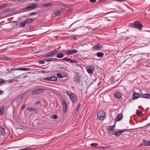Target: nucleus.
I'll use <instances>...</instances> for the list:
<instances>
[{
	"mask_svg": "<svg viewBox=\"0 0 150 150\" xmlns=\"http://www.w3.org/2000/svg\"><path fill=\"white\" fill-rule=\"evenodd\" d=\"M109 131V133L111 135L114 134L115 133V131H114V130Z\"/></svg>",
	"mask_w": 150,
	"mask_h": 150,
	"instance_id": "72a5a7b5",
	"label": "nucleus"
},
{
	"mask_svg": "<svg viewBox=\"0 0 150 150\" xmlns=\"http://www.w3.org/2000/svg\"><path fill=\"white\" fill-rule=\"evenodd\" d=\"M144 146V143L141 144L139 146L140 147H142L143 146Z\"/></svg>",
	"mask_w": 150,
	"mask_h": 150,
	"instance_id": "09e8293b",
	"label": "nucleus"
},
{
	"mask_svg": "<svg viewBox=\"0 0 150 150\" xmlns=\"http://www.w3.org/2000/svg\"><path fill=\"white\" fill-rule=\"evenodd\" d=\"M140 96V95L137 93L134 92L133 93L132 99L134 100Z\"/></svg>",
	"mask_w": 150,
	"mask_h": 150,
	"instance_id": "1a4fd4ad",
	"label": "nucleus"
},
{
	"mask_svg": "<svg viewBox=\"0 0 150 150\" xmlns=\"http://www.w3.org/2000/svg\"><path fill=\"white\" fill-rule=\"evenodd\" d=\"M25 0H20V1H25Z\"/></svg>",
	"mask_w": 150,
	"mask_h": 150,
	"instance_id": "13d9d810",
	"label": "nucleus"
},
{
	"mask_svg": "<svg viewBox=\"0 0 150 150\" xmlns=\"http://www.w3.org/2000/svg\"><path fill=\"white\" fill-rule=\"evenodd\" d=\"M36 13L35 12H33L31 13H30L29 14V15L30 16L32 15H35L36 14Z\"/></svg>",
	"mask_w": 150,
	"mask_h": 150,
	"instance_id": "49530a36",
	"label": "nucleus"
},
{
	"mask_svg": "<svg viewBox=\"0 0 150 150\" xmlns=\"http://www.w3.org/2000/svg\"><path fill=\"white\" fill-rule=\"evenodd\" d=\"M31 149L30 148H25L23 149H20V150H31Z\"/></svg>",
	"mask_w": 150,
	"mask_h": 150,
	"instance_id": "c03bdc74",
	"label": "nucleus"
},
{
	"mask_svg": "<svg viewBox=\"0 0 150 150\" xmlns=\"http://www.w3.org/2000/svg\"><path fill=\"white\" fill-rule=\"evenodd\" d=\"M4 108V107H1L0 108V115H3Z\"/></svg>",
	"mask_w": 150,
	"mask_h": 150,
	"instance_id": "412c9836",
	"label": "nucleus"
},
{
	"mask_svg": "<svg viewBox=\"0 0 150 150\" xmlns=\"http://www.w3.org/2000/svg\"><path fill=\"white\" fill-rule=\"evenodd\" d=\"M57 118V116L56 115H54L52 117V118L54 120H55Z\"/></svg>",
	"mask_w": 150,
	"mask_h": 150,
	"instance_id": "ea45409f",
	"label": "nucleus"
},
{
	"mask_svg": "<svg viewBox=\"0 0 150 150\" xmlns=\"http://www.w3.org/2000/svg\"><path fill=\"white\" fill-rule=\"evenodd\" d=\"M122 114L121 113L118 114L117 118L115 120V121L116 122H117L121 120L122 118Z\"/></svg>",
	"mask_w": 150,
	"mask_h": 150,
	"instance_id": "9d476101",
	"label": "nucleus"
},
{
	"mask_svg": "<svg viewBox=\"0 0 150 150\" xmlns=\"http://www.w3.org/2000/svg\"><path fill=\"white\" fill-rule=\"evenodd\" d=\"M146 141L144 140V139L143 140V143H146Z\"/></svg>",
	"mask_w": 150,
	"mask_h": 150,
	"instance_id": "864d4df0",
	"label": "nucleus"
},
{
	"mask_svg": "<svg viewBox=\"0 0 150 150\" xmlns=\"http://www.w3.org/2000/svg\"><path fill=\"white\" fill-rule=\"evenodd\" d=\"M0 131L2 134H4L5 133V129L1 127H0Z\"/></svg>",
	"mask_w": 150,
	"mask_h": 150,
	"instance_id": "cd10ccee",
	"label": "nucleus"
},
{
	"mask_svg": "<svg viewBox=\"0 0 150 150\" xmlns=\"http://www.w3.org/2000/svg\"><path fill=\"white\" fill-rule=\"evenodd\" d=\"M90 1L91 2L94 3L96 1V0H90Z\"/></svg>",
	"mask_w": 150,
	"mask_h": 150,
	"instance_id": "3c124183",
	"label": "nucleus"
},
{
	"mask_svg": "<svg viewBox=\"0 0 150 150\" xmlns=\"http://www.w3.org/2000/svg\"><path fill=\"white\" fill-rule=\"evenodd\" d=\"M70 50H65L63 51V52L65 53L66 54L68 55L71 54L70 52Z\"/></svg>",
	"mask_w": 150,
	"mask_h": 150,
	"instance_id": "c85d7f7f",
	"label": "nucleus"
},
{
	"mask_svg": "<svg viewBox=\"0 0 150 150\" xmlns=\"http://www.w3.org/2000/svg\"><path fill=\"white\" fill-rule=\"evenodd\" d=\"M97 117L100 120H103L105 117V114L104 111L100 110L97 114Z\"/></svg>",
	"mask_w": 150,
	"mask_h": 150,
	"instance_id": "20e7f679",
	"label": "nucleus"
},
{
	"mask_svg": "<svg viewBox=\"0 0 150 150\" xmlns=\"http://www.w3.org/2000/svg\"><path fill=\"white\" fill-rule=\"evenodd\" d=\"M25 24L26 23H25L24 21V22L21 23H20V25L21 27H23L25 26Z\"/></svg>",
	"mask_w": 150,
	"mask_h": 150,
	"instance_id": "c9c22d12",
	"label": "nucleus"
},
{
	"mask_svg": "<svg viewBox=\"0 0 150 150\" xmlns=\"http://www.w3.org/2000/svg\"><path fill=\"white\" fill-rule=\"evenodd\" d=\"M114 125L112 126H111L110 127L108 128V130L110 131V130H114Z\"/></svg>",
	"mask_w": 150,
	"mask_h": 150,
	"instance_id": "a19ab883",
	"label": "nucleus"
},
{
	"mask_svg": "<svg viewBox=\"0 0 150 150\" xmlns=\"http://www.w3.org/2000/svg\"><path fill=\"white\" fill-rule=\"evenodd\" d=\"M69 50L71 54H73L76 53L78 52V50L76 49H72Z\"/></svg>",
	"mask_w": 150,
	"mask_h": 150,
	"instance_id": "aec40b11",
	"label": "nucleus"
},
{
	"mask_svg": "<svg viewBox=\"0 0 150 150\" xmlns=\"http://www.w3.org/2000/svg\"><path fill=\"white\" fill-rule=\"evenodd\" d=\"M136 114L137 115L140 116L142 115V112L139 110H137L136 111Z\"/></svg>",
	"mask_w": 150,
	"mask_h": 150,
	"instance_id": "a878e982",
	"label": "nucleus"
},
{
	"mask_svg": "<svg viewBox=\"0 0 150 150\" xmlns=\"http://www.w3.org/2000/svg\"><path fill=\"white\" fill-rule=\"evenodd\" d=\"M7 6V4H0V10H1L4 8H5Z\"/></svg>",
	"mask_w": 150,
	"mask_h": 150,
	"instance_id": "393cba45",
	"label": "nucleus"
},
{
	"mask_svg": "<svg viewBox=\"0 0 150 150\" xmlns=\"http://www.w3.org/2000/svg\"><path fill=\"white\" fill-rule=\"evenodd\" d=\"M63 104H62V108H63V112L64 113L66 112L67 110V104L64 100H63Z\"/></svg>",
	"mask_w": 150,
	"mask_h": 150,
	"instance_id": "0eeeda50",
	"label": "nucleus"
},
{
	"mask_svg": "<svg viewBox=\"0 0 150 150\" xmlns=\"http://www.w3.org/2000/svg\"><path fill=\"white\" fill-rule=\"evenodd\" d=\"M98 145V144L97 143H92L91 144V146L92 147H95L96 146H97Z\"/></svg>",
	"mask_w": 150,
	"mask_h": 150,
	"instance_id": "4c0bfd02",
	"label": "nucleus"
},
{
	"mask_svg": "<svg viewBox=\"0 0 150 150\" xmlns=\"http://www.w3.org/2000/svg\"><path fill=\"white\" fill-rule=\"evenodd\" d=\"M80 106V104L79 105H78V107H77V108H76L77 110H78L79 108V107Z\"/></svg>",
	"mask_w": 150,
	"mask_h": 150,
	"instance_id": "5fc2aeb1",
	"label": "nucleus"
},
{
	"mask_svg": "<svg viewBox=\"0 0 150 150\" xmlns=\"http://www.w3.org/2000/svg\"><path fill=\"white\" fill-rule=\"evenodd\" d=\"M45 91V89L43 88H38L33 90L32 92V95H38L40 93H42Z\"/></svg>",
	"mask_w": 150,
	"mask_h": 150,
	"instance_id": "39448f33",
	"label": "nucleus"
},
{
	"mask_svg": "<svg viewBox=\"0 0 150 150\" xmlns=\"http://www.w3.org/2000/svg\"><path fill=\"white\" fill-rule=\"evenodd\" d=\"M27 110L30 111V112H32L33 111H35L36 110V109L35 108H34L33 107H31L29 108H28L27 109Z\"/></svg>",
	"mask_w": 150,
	"mask_h": 150,
	"instance_id": "bb28decb",
	"label": "nucleus"
},
{
	"mask_svg": "<svg viewBox=\"0 0 150 150\" xmlns=\"http://www.w3.org/2000/svg\"><path fill=\"white\" fill-rule=\"evenodd\" d=\"M74 40H77V39L76 38L74 37Z\"/></svg>",
	"mask_w": 150,
	"mask_h": 150,
	"instance_id": "6e6d98bb",
	"label": "nucleus"
},
{
	"mask_svg": "<svg viewBox=\"0 0 150 150\" xmlns=\"http://www.w3.org/2000/svg\"><path fill=\"white\" fill-rule=\"evenodd\" d=\"M25 105H23L21 107V109L22 110H23L25 107Z\"/></svg>",
	"mask_w": 150,
	"mask_h": 150,
	"instance_id": "a18cd8bd",
	"label": "nucleus"
},
{
	"mask_svg": "<svg viewBox=\"0 0 150 150\" xmlns=\"http://www.w3.org/2000/svg\"><path fill=\"white\" fill-rule=\"evenodd\" d=\"M70 62L72 64H77L79 63V62L76 60L71 59Z\"/></svg>",
	"mask_w": 150,
	"mask_h": 150,
	"instance_id": "c756f323",
	"label": "nucleus"
},
{
	"mask_svg": "<svg viewBox=\"0 0 150 150\" xmlns=\"http://www.w3.org/2000/svg\"><path fill=\"white\" fill-rule=\"evenodd\" d=\"M37 6V4L32 3L29 6H27L25 8L22 9V11L23 12L29 11L35 8Z\"/></svg>",
	"mask_w": 150,
	"mask_h": 150,
	"instance_id": "f257e3e1",
	"label": "nucleus"
},
{
	"mask_svg": "<svg viewBox=\"0 0 150 150\" xmlns=\"http://www.w3.org/2000/svg\"><path fill=\"white\" fill-rule=\"evenodd\" d=\"M43 79L44 80H46V81H50V77H45V78Z\"/></svg>",
	"mask_w": 150,
	"mask_h": 150,
	"instance_id": "37998d69",
	"label": "nucleus"
},
{
	"mask_svg": "<svg viewBox=\"0 0 150 150\" xmlns=\"http://www.w3.org/2000/svg\"><path fill=\"white\" fill-rule=\"evenodd\" d=\"M88 67L90 68L88 69H87V71L88 73L90 74H93V71H94V69H91V66H88Z\"/></svg>",
	"mask_w": 150,
	"mask_h": 150,
	"instance_id": "ddd939ff",
	"label": "nucleus"
},
{
	"mask_svg": "<svg viewBox=\"0 0 150 150\" xmlns=\"http://www.w3.org/2000/svg\"><path fill=\"white\" fill-rule=\"evenodd\" d=\"M130 25L132 27L138 29L139 30H141L143 27L142 24L138 21H135L134 23H131Z\"/></svg>",
	"mask_w": 150,
	"mask_h": 150,
	"instance_id": "f03ea898",
	"label": "nucleus"
},
{
	"mask_svg": "<svg viewBox=\"0 0 150 150\" xmlns=\"http://www.w3.org/2000/svg\"><path fill=\"white\" fill-rule=\"evenodd\" d=\"M117 1H119L120 2H124L126 1V0H115Z\"/></svg>",
	"mask_w": 150,
	"mask_h": 150,
	"instance_id": "8fccbe9b",
	"label": "nucleus"
},
{
	"mask_svg": "<svg viewBox=\"0 0 150 150\" xmlns=\"http://www.w3.org/2000/svg\"><path fill=\"white\" fill-rule=\"evenodd\" d=\"M114 96L117 98H120L121 97V95L120 93L116 92L115 93Z\"/></svg>",
	"mask_w": 150,
	"mask_h": 150,
	"instance_id": "4468645a",
	"label": "nucleus"
},
{
	"mask_svg": "<svg viewBox=\"0 0 150 150\" xmlns=\"http://www.w3.org/2000/svg\"><path fill=\"white\" fill-rule=\"evenodd\" d=\"M45 60L47 62H52L54 61V58L51 59H45Z\"/></svg>",
	"mask_w": 150,
	"mask_h": 150,
	"instance_id": "7c9ffc66",
	"label": "nucleus"
},
{
	"mask_svg": "<svg viewBox=\"0 0 150 150\" xmlns=\"http://www.w3.org/2000/svg\"><path fill=\"white\" fill-rule=\"evenodd\" d=\"M45 59H44L43 60H40L39 61V63L40 64H44L45 63Z\"/></svg>",
	"mask_w": 150,
	"mask_h": 150,
	"instance_id": "e433bc0d",
	"label": "nucleus"
},
{
	"mask_svg": "<svg viewBox=\"0 0 150 150\" xmlns=\"http://www.w3.org/2000/svg\"><path fill=\"white\" fill-rule=\"evenodd\" d=\"M63 10L62 8H60L59 9L56 11L54 12V14L57 16H59L60 15L62 12V11Z\"/></svg>",
	"mask_w": 150,
	"mask_h": 150,
	"instance_id": "9b49d317",
	"label": "nucleus"
},
{
	"mask_svg": "<svg viewBox=\"0 0 150 150\" xmlns=\"http://www.w3.org/2000/svg\"><path fill=\"white\" fill-rule=\"evenodd\" d=\"M100 148L102 149H104L105 148H106V149H109L110 148V147L109 146H101L100 147Z\"/></svg>",
	"mask_w": 150,
	"mask_h": 150,
	"instance_id": "79ce46f5",
	"label": "nucleus"
},
{
	"mask_svg": "<svg viewBox=\"0 0 150 150\" xmlns=\"http://www.w3.org/2000/svg\"><path fill=\"white\" fill-rule=\"evenodd\" d=\"M127 129L121 130L120 131H117L115 132V134L117 136H119L122 132L126 131Z\"/></svg>",
	"mask_w": 150,
	"mask_h": 150,
	"instance_id": "6e6552de",
	"label": "nucleus"
},
{
	"mask_svg": "<svg viewBox=\"0 0 150 150\" xmlns=\"http://www.w3.org/2000/svg\"><path fill=\"white\" fill-rule=\"evenodd\" d=\"M76 79H77V81L76 82L77 83H79L80 81V79L79 76L76 77Z\"/></svg>",
	"mask_w": 150,
	"mask_h": 150,
	"instance_id": "58836bf2",
	"label": "nucleus"
},
{
	"mask_svg": "<svg viewBox=\"0 0 150 150\" xmlns=\"http://www.w3.org/2000/svg\"><path fill=\"white\" fill-rule=\"evenodd\" d=\"M144 146H150V141H148L144 143Z\"/></svg>",
	"mask_w": 150,
	"mask_h": 150,
	"instance_id": "2f4dec72",
	"label": "nucleus"
},
{
	"mask_svg": "<svg viewBox=\"0 0 150 150\" xmlns=\"http://www.w3.org/2000/svg\"><path fill=\"white\" fill-rule=\"evenodd\" d=\"M4 93V92L0 90V95Z\"/></svg>",
	"mask_w": 150,
	"mask_h": 150,
	"instance_id": "603ef678",
	"label": "nucleus"
},
{
	"mask_svg": "<svg viewBox=\"0 0 150 150\" xmlns=\"http://www.w3.org/2000/svg\"><path fill=\"white\" fill-rule=\"evenodd\" d=\"M104 53L101 52H98L96 54V55L98 57H102L103 56Z\"/></svg>",
	"mask_w": 150,
	"mask_h": 150,
	"instance_id": "4be33fe9",
	"label": "nucleus"
},
{
	"mask_svg": "<svg viewBox=\"0 0 150 150\" xmlns=\"http://www.w3.org/2000/svg\"><path fill=\"white\" fill-rule=\"evenodd\" d=\"M99 0L100 1H105V0Z\"/></svg>",
	"mask_w": 150,
	"mask_h": 150,
	"instance_id": "bf43d9fd",
	"label": "nucleus"
},
{
	"mask_svg": "<svg viewBox=\"0 0 150 150\" xmlns=\"http://www.w3.org/2000/svg\"><path fill=\"white\" fill-rule=\"evenodd\" d=\"M56 57L58 58H61L63 57L64 55V54L61 53H59L58 54H57Z\"/></svg>",
	"mask_w": 150,
	"mask_h": 150,
	"instance_id": "6ab92c4d",
	"label": "nucleus"
},
{
	"mask_svg": "<svg viewBox=\"0 0 150 150\" xmlns=\"http://www.w3.org/2000/svg\"><path fill=\"white\" fill-rule=\"evenodd\" d=\"M33 20L34 19L33 18H30L25 21V22L26 24H28L32 23L33 22Z\"/></svg>",
	"mask_w": 150,
	"mask_h": 150,
	"instance_id": "dca6fc26",
	"label": "nucleus"
},
{
	"mask_svg": "<svg viewBox=\"0 0 150 150\" xmlns=\"http://www.w3.org/2000/svg\"><path fill=\"white\" fill-rule=\"evenodd\" d=\"M50 80L52 81H56L57 80V79L56 77L55 76H52V77H50Z\"/></svg>",
	"mask_w": 150,
	"mask_h": 150,
	"instance_id": "f3484780",
	"label": "nucleus"
},
{
	"mask_svg": "<svg viewBox=\"0 0 150 150\" xmlns=\"http://www.w3.org/2000/svg\"><path fill=\"white\" fill-rule=\"evenodd\" d=\"M18 70H22L25 71H28L30 70V69L28 68H21L17 69Z\"/></svg>",
	"mask_w": 150,
	"mask_h": 150,
	"instance_id": "a211bd4d",
	"label": "nucleus"
},
{
	"mask_svg": "<svg viewBox=\"0 0 150 150\" xmlns=\"http://www.w3.org/2000/svg\"><path fill=\"white\" fill-rule=\"evenodd\" d=\"M57 76L60 78L62 79L63 78V76L60 73H57Z\"/></svg>",
	"mask_w": 150,
	"mask_h": 150,
	"instance_id": "473e14b6",
	"label": "nucleus"
},
{
	"mask_svg": "<svg viewBox=\"0 0 150 150\" xmlns=\"http://www.w3.org/2000/svg\"><path fill=\"white\" fill-rule=\"evenodd\" d=\"M93 47L94 49H97L98 50H100V49L101 48V45L99 44L95 45Z\"/></svg>",
	"mask_w": 150,
	"mask_h": 150,
	"instance_id": "2eb2a0df",
	"label": "nucleus"
},
{
	"mask_svg": "<svg viewBox=\"0 0 150 150\" xmlns=\"http://www.w3.org/2000/svg\"><path fill=\"white\" fill-rule=\"evenodd\" d=\"M5 82V81L4 80H3L2 79H0V85L4 83Z\"/></svg>",
	"mask_w": 150,
	"mask_h": 150,
	"instance_id": "f704fd0d",
	"label": "nucleus"
},
{
	"mask_svg": "<svg viewBox=\"0 0 150 150\" xmlns=\"http://www.w3.org/2000/svg\"><path fill=\"white\" fill-rule=\"evenodd\" d=\"M40 101H37L35 102V103L36 104L38 105L40 103Z\"/></svg>",
	"mask_w": 150,
	"mask_h": 150,
	"instance_id": "de8ad7c7",
	"label": "nucleus"
},
{
	"mask_svg": "<svg viewBox=\"0 0 150 150\" xmlns=\"http://www.w3.org/2000/svg\"><path fill=\"white\" fill-rule=\"evenodd\" d=\"M52 5V3H47L46 4H43V6H45L46 7H49L50 6H51Z\"/></svg>",
	"mask_w": 150,
	"mask_h": 150,
	"instance_id": "b1692460",
	"label": "nucleus"
},
{
	"mask_svg": "<svg viewBox=\"0 0 150 150\" xmlns=\"http://www.w3.org/2000/svg\"><path fill=\"white\" fill-rule=\"evenodd\" d=\"M58 60L60 61H62V60L63 61H64L66 62L70 61V62L71 59L67 57H65L63 58L62 59H58Z\"/></svg>",
	"mask_w": 150,
	"mask_h": 150,
	"instance_id": "5701e85b",
	"label": "nucleus"
},
{
	"mask_svg": "<svg viewBox=\"0 0 150 150\" xmlns=\"http://www.w3.org/2000/svg\"><path fill=\"white\" fill-rule=\"evenodd\" d=\"M57 54V52L55 51L51 52L49 53L44 55L43 57H52L54 56Z\"/></svg>",
	"mask_w": 150,
	"mask_h": 150,
	"instance_id": "423d86ee",
	"label": "nucleus"
},
{
	"mask_svg": "<svg viewBox=\"0 0 150 150\" xmlns=\"http://www.w3.org/2000/svg\"><path fill=\"white\" fill-rule=\"evenodd\" d=\"M27 77V75H25V76H24L23 77L24 78H26V77Z\"/></svg>",
	"mask_w": 150,
	"mask_h": 150,
	"instance_id": "4d7b16f0",
	"label": "nucleus"
},
{
	"mask_svg": "<svg viewBox=\"0 0 150 150\" xmlns=\"http://www.w3.org/2000/svg\"><path fill=\"white\" fill-rule=\"evenodd\" d=\"M66 93L67 95L69 96V98L72 102L75 103L76 102L77 98L75 94L68 91H66Z\"/></svg>",
	"mask_w": 150,
	"mask_h": 150,
	"instance_id": "7ed1b4c3",
	"label": "nucleus"
},
{
	"mask_svg": "<svg viewBox=\"0 0 150 150\" xmlns=\"http://www.w3.org/2000/svg\"><path fill=\"white\" fill-rule=\"evenodd\" d=\"M141 97L146 98L150 99V94H144L141 95Z\"/></svg>",
	"mask_w": 150,
	"mask_h": 150,
	"instance_id": "f8f14e48",
	"label": "nucleus"
}]
</instances>
